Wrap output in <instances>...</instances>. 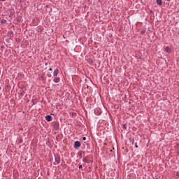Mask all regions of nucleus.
Masks as SVG:
<instances>
[{
	"instance_id": "obj_1",
	"label": "nucleus",
	"mask_w": 179,
	"mask_h": 179,
	"mask_svg": "<svg viewBox=\"0 0 179 179\" xmlns=\"http://www.w3.org/2000/svg\"><path fill=\"white\" fill-rule=\"evenodd\" d=\"M80 146V141H76L74 143V145H73L74 149H76L78 150L79 149Z\"/></svg>"
},
{
	"instance_id": "obj_2",
	"label": "nucleus",
	"mask_w": 179,
	"mask_h": 179,
	"mask_svg": "<svg viewBox=\"0 0 179 179\" xmlns=\"http://www.w3.org/2000/svg\"><path fill=\"white\" fill-rule=\"evenodd\" d=\"M54 129H55V131H58L59 129V123L56 122L54 123Z\"/></svg>"
},
{
	"instance_id": "obj_3",
	"label": "nucleus",
	"mask_w": 179,
	"mask_h": 179,
	"mask_svg": "<svg viewBox=\"0 0 179 179\" xmlns=\"http://www.w3.org/2000/svg\"><path fill=\"white\" fill-rule=\"evenodd\" d=\"M94 114L96 115H100L101 114V110H100V109H95L94 110Z\"/></svg>"
},
{
	"instance_id": "obj_4",
	"label": "nucleus",
	"mask_w": 179,
	"mask_h": 179,
	"mask_svg": "<svg viewBox=\"0 0 179 179\" xmlns=\"http://www.w3.org/2000/svg\"><path fill=\"white\" fill-rule=\"evenodd\" d=\"M45 120H46V121L50 122V121H52V117L50 115H46Z\"/></svg>"
},
{
	"instance_id": "obj_5",
	"label": "nucleus",
	"mask_w": 179,
	"mask_h": 179,
	"mask_svg": "<svg viewBox=\"0 0 179 179\" xmlns=\"http://www.w3.org/2000/svg\"><path fill=\"white\" fill-rule=\"evenodd\" d=\"M55 162L57 163V164H59L61 163V157H55Z\"/></svg>"
},
{
	"instance_id": "obj_6",
	"label": "nucleus",
	"mask_w": 179,
	"mask_h": 179,
	"mask_svg": "<svg viewBox=\"0 0 179 179\" xmlns=\"http://www.w3.org/2000/svg\"><path fill=\"white\" fill-rule=\"evenodd\" d=\"M164 51H166V52H167L168 54H170L171 52V48H170L169 47H166L164 48Z\"/></svg>"
},
{
	"instance_id": "obj_7",
	"label": "nucleus",
	"mask_w": 179,
	"mask_h": 179,
	"mask_svg": "<svg viewBox=\"0 0 179 179\" xmlns=\"http://www.w3.org/2000/svg\"><path fill=\"white\" fill-rule=\"evenodd\" d=\"M59 72V71L58 70V69H56L53 72V76H58Z\"/></svg>"
},
{
	"instance_id": "obj_8",
	"label": "nucleus",
	"mask_w": 179,
	"mask_h": 179,
	"mask_svg": "<svg viewBox=\"0 0 179 179\" xmlns=\"http://www.w3.org/2000/svg\"><path fill=\"white\" fill-rule=\"evenodd\" d=\"M6 20H5V19H1V21H0V23L1 24H6Z\"/></svg>"
},
{
	"instance_id": "obj_9",
	"label": "nucleus",
	"mask_w": 179,
	"mask_h": 179,
	"mask_svg": "<svg viewBox=\"0 0 179 179\" xmlns=\"http://www.w3.org/2000/svg\"><path fill=\"white\" fill-rule=\"evenodd\" d=\"M59 78H55L53 81L55 82V83H59Z\"/></svg>"
},
{
	"instance_id": "obj_10",
	"label": "nucleus",
	"mask_w": 179,
	"mask_h": 179,
	"mask_svg": "<svg viewBox=\"0 0 179 179\" xmlns=\"http://www.w3.org/2000/svg\"><path fill=\"white\" fill-rule=\"evenodd\" d=\"M157 5H162L163 3V1L162 0H157Z\"/></svg>"
},
{
	"instance_id": "obj_11",
	"label": "nucleus",
	"mask_w": 179,
	"mask_h": 179,
	"mask_svg": "<svg viewBox=\"0 0 179 179\" xmlns=\"http://www.w3.org/2000/svg\"><path fill=\"white\" fill-rule=\"evenodd\" d=\"M87 62L90 64H93V62H94V61H93L92 59H88Z\"/></svg>"
},
{
	"instance_id": "obj_12",
	"label": "nucleus",
	"mask_w": 179,
	"mask_h": 179,
	"mask_svg": "<svg viewBox=\"0 0 179 179\" xmlns=\"http://www.w3.org/2000/svg\"><path fill=\"white\" fill-rule=\"evenodd\" d=\"M82 169H83V166H82V165H80V166H79V169H80V170H82Z\"/></svg>"
},
{
	"instance_id": "obj_13",
	"label": "nucleus",
	"mask_w": 179,
	"mask_h": 179,
	"mask_svg": "<svg viewBox=\"0 0 179 179\" xmlns=\"http://www.w3.org/2000/svg\"><path fill=\"white\" fill-rule=\"evenodd\" d=\"M23 94H24V91H22L21 93V96H23Z\"/></svg>"
},
{
	"instance_id": "obj_14",
	"label": "nucleus",
	"mask_w": 179,
	"mask_h": 179,
	"mask_svg": "<svg viewBox=\"0 0 179 179\" xmlns=\"http://www.w3.org/2000/svg\"><path fill=\"white\" fill-rule=\"evenodd\" d=\"M135 148H138V143H135Z\"/></svg>"
},
{
	"instance_id": "obj_15",
	"label": "nucleus",
	"mask_w": 179,
	"mask_h": 179,
	"mask_svg": "<svg viewBox=\"0 0 179 179\" xmlns=\"http://www.w3.org/2000/svg\"><path fill=\"white\" fill-rule=\"evenodd\" d=\"M83 141H86V137H83Z\"/></svg>"
},
{
	"instance_id": "obj_16",
	"label": "nucleus",
	"mask_w": 179,
	"mask_h": 179,
	"mask_svg": "<svg viewBox=\"0 0 179 179\" xmlns=\"http://www.w3.org/2000/svg\"><path fill=\"white\" fill-rule=\"evenodd\" d=\"M49 71H52V68H50Z\"/></svg>"
},
{
	"instance_id": "obj_17",
	"label": "nucleus",
	"mask_w": 179,
	"mask_h": 179,
	"mask_svg": "<svg viewBox=\"0 0 179 179\" xmlns=\"http://www.w3.org/2000/svg\"><path fill=\"white\" fill-rule=\"evenodd\" d=\"M45 65H48V63H45Z\"/></svg>"
},
{
	"instance_id": "obj_18",
	"label": "nucleus",
	"mask_w": 179,
	"mask_h": 179,
	"mask_svg": "<svg viewBox=\"0 0 179 179\" xmlns=\"http://www.w3.org/2000/svg\"><path fill=\"white\" fill-rule=\"evenodd\" d=\"M2 1H5V0H2Z\"/></svg>"
},
{
	"instance_id": "obj_19",
	"label": "nucleus",
	"mask_w": 179,
	"mask_h": 179,
	"mask_svg": "<svg viewBox=\"0 0 179 179\" xmlns=\"http://www.w3.org/2000/svg\"><path fill=\"white\" fill-rule=\"evenodd\" d=\"M156 179H159V178H156Z\"/></svg>"
}]
</instances>
